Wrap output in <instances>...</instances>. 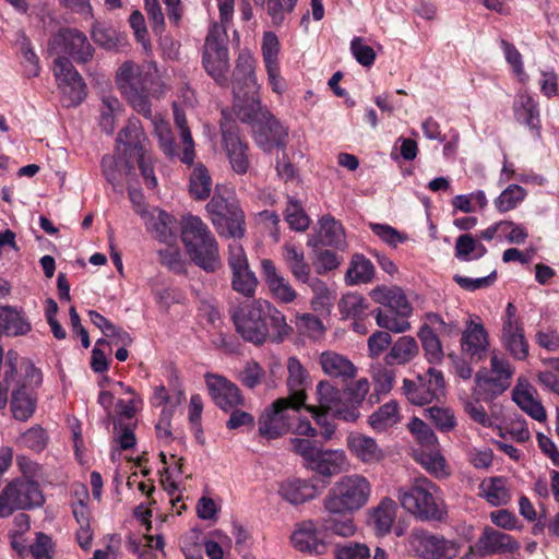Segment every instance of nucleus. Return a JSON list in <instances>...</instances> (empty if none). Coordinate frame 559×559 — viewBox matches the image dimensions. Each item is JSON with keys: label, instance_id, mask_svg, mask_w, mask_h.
Wrapping results in <instances>:
<instances>
[{"label": "nucleus", "instance_id": "f257e3e1", "mask_svg": "<svg viewBox=\"0 0 559 559\" xmlns=\"http://www.w3.org/2000/svg\"><path fill=\"white\" fill-rule=\"evenodd\" d=\"M254 68L255 60L251 52L241 51L236 60L231 79L233 111L241 122L251 126L255 142L269 152L280 146V139L275 129L276 121L266 109L261 107Z\"/></svg>", "mask_w": 559, "mask_h": 559}, {"label": "nucleus", "instance_id": "f03ea898", "mask_svg": "<svg viewBox=\"0 0 559 559\" xmlns=\"http://www.w3.org/2000/svg\"><path fill=\"white\" fill-rule=\"evenodd\" d=\"M371 496L372 484L365 475L354 473L340 477L322 500L325 513L322 528L341 537H353L357 526L352 514L367 506Z\"/></svg>", "mask_w": 559, "mask_h": 559}, {"label": "nucleus", "instance_id": "7ed1b4c3", "mask_svg": "<svg viewBox=\"0 0 559 559\" xmlns=\"http://www.w3.org/2000/svg\"><path fill=\"white\" fill-rule=\"evenodd\" d=\"M155 74L150 67L132 61L123 62L117 71L116 84L131 107L146 119H152L151 88Z\"/></svg>", "mask_w": 559, "mask_h": 559}, {"label": "nucleus", "instance_id": "20e7f679", "mask_svg": "<svg viewBox=\"0 0 559 559\" xmlns=\"http://www.w3.org/2000/svg\"><path fill=\"white\" fill-rule=\"evenodd\" d=\"M181 240L195 265L206 272L219 266L218 245L200 217L190 215L182 221Z\"/></svg>", "mask_w": 559, "mask_h": 559}, {"label": "nucleus", "instance_id": "39448f33", "mask_svg": "<svg viewBox=\"0 0 559 559\" xmlns=\"http://www.w3.org/2000/svg\"><path fill=\"white\" fill-rule=\"evenodd\" d=\"M370 297L376 304L385 306L388 311H376L377 324L393 333H404L411 330L408 319L413 314V306L405 292L399 286H378L370 292Z\"/></svg>", "mask_w": 559, "mask_h": 559}, {"label": "nucleus", "instance_id": "423d86ee", "mask_svg": "<svg viewBox=\"0 0 559 559\" xmlns=\"http://www.w3.org/2000/svg\"><path fill=\"white\" fill-rule=\"evenodd\" d=\"M438 486L426 477L417 478L408 488H400L397 499L411 514L424 521H439L445 514Z\"/></svg>", "mask_w": 559, "mask_h": 559}, {"label": "nucleus", "instance_id": "0eeeda50", "mask_svg": "<svg viewBox=\"0 0 559 559\" xmlns=\"http://www.w3.org/2000/svg\"><path fill=\"white\" fill-rule=\"evenodd\" d=\"M293 451L298 454L306 468L324 477H332L349 468L343 450L323 449L310 439L293 438Z\"/></svg>", "mask_w": 559, "mask_h": 559}, {"label": "nucleus", "instance_id": "6e6552de", "mask_svg": "<svg viewBox=\"0 0 559 559\" xmlns=\"http://www.w3.org/2000/svg\"><path fill=\"white\" fill-rule=\"evenodd\" d=\"M271 304L264 299H257L250 306L235 309L231 319L236 331L243 340L255 345L264 343L270 334V325L276 329Z\"/></svg>", "mask_w": 559, "mask_h": 559}, {"label": "nucleus", "instance_id": "1a4fd4ad", "mask_svg": "<svg viewBox=\"0 0 559 559\" xmlns=\"http://www.w3.org/2000/svg\"><path fill=\"white\" fill-rule=\"evenodd\" d=\"M407 552L420 559H453L460 551V544L424 528H413L405 543Z\"/></svg>", "mask_w": 559, "mask_h": 559}, {"label": "nucleus", "instance_id": "9d476101", "mask_svg": "<svg viewBox=\"0 0 559 559\" xmlns=\"http://www.w3.org/2000/svg\"><path fill=\"white\" fill-rule=\"evenodd\" d=\"M44 496L37 481L20 477L10 481L0 492V518L15 510H28L43 506Z\"/></svg>", "mask_w": 559, "mask_h": 559}, {"label": "nucleus", "instance_id": "9b49d317", "mask_svg": "<svg viewBox=\"0 0 559 559\" xmlns=\"http://www.w3.org/2000/svg\"><path fill=\"white\" fill-rule=\"evenodd\" d=\"M203 66L209 75L218 84L227 82L226 73L229 69L228 49L226 46V31L223 26L214 24L205 38L203 51Z\"/></svg>", "mask_w": 559, "mask_h": 559}, {"label": "nucleus", "instance_id": "f8f14e48", "mask_svg": "<svg viewBox=\"0 0 559 559\" xmlns=\"http://www.w3.org/2000/svg\"><path fill=\"white\" fill-rule=\"evenodd\" d=\"M206 209L219 235L233 238L243 236L245 214L236 203L228 202L225 198L215 193Z\"/></svg>", "mask_w": 559, "mask_h": 559}, {"label": "nucleus", "instance_id": "ddd939ff", "mask_svg": "<svg viewBox=\"0 0 559 559\" xmlns=\"http://www.w3.org/2000/svg\"><path fill=\"white\" fill-rule=\"evenodd\" d=\"M310 418H313L318 425H323L325 420L316 406H308L306 402L295 403L282 396V433L290 431L296 435L314 437L317 430L311 426Z\"/></svg>", "mask_w": 559, "mask_h": 559}, {"label": "nucleus", "instance_id": "4468645a", "mask_svg": "<svg viewBox=\"0 0 559 559\" xmlns=\"http://www.w3.org/2000/svg\"><path fill=\"white\" fill-rule=\"evenodd\" d=\"M227 262L231 271V288L246 298L254 297L259 281L250 269L242 246L237 240L229 245Z\"/></svg>", "mask_w": 559, "mask_h": 559}, {"label": "nucleus", "instance_id": "2eb2a0df", "mask_svg": "<svg viewBox=\"0 0 559 559\" xmlns=\"http://www.w3.org/2000/svg\"><path fill=\"white\" fill-rule=\"evenodd\" d=\"M53 74L59 82L64 106L74 107L85 99L86 85L67 57L59 56L55 60Z\"/></svg>", "mask_w": 559, "mask_h": 559}, {"label": "nucleus", "instance_id": "dca6fc26", "mask_svg": "<svg viewBox=\"0 0 559 559\" xmlns=\"http://www.w3.org/2000/svg\"><path fill=\"white\" fill-rule=\"evenodd\" d=\"M221 131L233 170L239 175L246 174L249 168L248 145L240 138L238 127L226 110H222Z\"/></svg>", "mask_w": 559, "mask_h": 559}, {"label": "nucleus", "instance_id": "f3484780", "mask_svg": "<svg viewBox=\"0 0 559 559\" xmlns=\"http://www.w3.org/2000/svg\"><path fill=\"white\" fill-rule=\"evenodd\" d=\"M403 390L411 403L424 405L439 400L443 395L444 379L440 370L429 368L425 376L418 377V383L405 379Z\"/></svg>", "mask_w": 559, "mask_h": 559}, {"label": "nucleus", "instance_id": "a211bd4d", "mask_svg": "<svg viewBox=\"0 0 559 559\" xmlns=\"http://www.w3.org/2000/svg\"><path fill=\"white\" fill-rule=\"evenodd\" d=\"M501 342L506 349L519 360L528 356V342L524 335L523 324L518 317V309L509 302L502 317Z\"/></svg>", "mask_w": 559, "mask_h": 559}, {"label": "nucleus", "instance_id": "6ab92c4d", "mask_svg": "<svg viewBox=\"0 0 559 559\" xmlns=\"http://www.w3.org/2000/svg\"><path fill=\"white\" fill-rule=\"evenodd\" d=\"M316 401L319 414L331 415L334 418L354 423V411L347 408L345 397L340 389L330 380H320L316 385Z\"/></svg>", "mask_w": 559, "mask_h": 559}, {"label": "nucleus", "instance_id": "aec40b11", "mask_svg": "<svg viewBox=\"0 0 559 559\" xmlns=\"http://www.w3.org/2000/svg\"><path fill=\"white\" fill-rule=\"evenodd\" d=\"M50 45L57 52L69 55L78 63H86L93 58L94 48L87 37L76 28H62Z\"/></svg>", "mask_w": 559, "mask_h": 559}, {"label": "nucleus", "instance_id": "412c9836", "mask_svg": "<svg viewBox=\"0 0 559 559\" xmlns=\"http://www.w3.org/2000/svg\"><path fill=\"white\" fill-rule=\"evenodd\" d=\"M147 138L140 121L135 118L129 119L127 126L119 132L117 138L118 150L124 155L126 168L130 171L132 159L144 154Z\"/></svg>", "mask_w": 559, "mask_h": 559}, {"label": "nucleus", "instance_id": "4be33fe9", "mask_svg": "<svg viewBox=\"0 0 559 559\" xmlns=\"http://www.w3.org/2000/svg\"><path fill=\"white\" fill-rule=\"evenodd\" d=\"M206 386L214 403L228 412L243 405V396L239 388L222 376L206 374Z\"/></svg>", "mask_w": 559, "mask_h": 559}, {"label": "nucleus", "instance_id": "5701e85b", "mask_svg": "<svg viewBox=\"0 0 559 559\" xmlns=\"http://www.w3.org/2000/svg\"><path fill=\"white\" fill-rule=\"evenodd\" d=\"M475 547L480 556H491L514 554L520 544L510 534L485 526Z\"/></svg>", "mask_w": 559, "mask_h": 559}, {"label": "nucleus", "instance_id": "b1692460", "mask_svg": "<svg viewBox=\"0 0 559 559\" xmlns=\"http://www.w3.org/2000/svg\"><path fill=\"white\" fill-rule=\"evenodd\" d=\"M397 516V504L389 498L383 497L377 506L367 511V525L377 537L389 535Z\"/></svg>", "mask_w": 559, "mask_h": 559}, {"label": "nucleus", "instance_id": "393cba45", "mask_svg": "<svg viewBox=\"0 0 559 559\" xmlns=\"http://www.w3.org/2000/svg\"><path fill=\"white\" fill-rule=\"evenodd\" d=\"M322 372L332 379H340L343 382L352 380L357 374V367L345 355L335 350H324L318 357Z\"/></svg>", "mask_w": 559, "mask_h": 559}, {"label": "nucleus", "instance_id": "a878e982", "mask_svg": "<svg viewBox=\"0 0 559 559\" xmlns=\"http://www.w3.org/2000/svg\"><path fill=\"white\" fill-rule=\"evenodd\" d=\"M515 120L527 127L535 136L540 135V115L538 103L527 92H520L513 104Z\"/></svg>", "mask_w": 559, "mask_h": 559}, {"label": "nucleus", "instance_id": "bb28decb", "mask_svg": "<svg viewBox=\"0 0 559 559\" xmlns=\"http://www.w3.org/2000/svg\"><path fill=\"white\" fill-rule=\"evenodd\" d=\"M293 546L304 552L320 555L326 545L320 537L316 523L311 520L297 524L290 537Z\"/></svg>", "mask_w": 559, "mask_h": 559}, {"label": "nucleus", "instance_id": "cd10ccee", "mask_svg": "<svg viewBox=\"0 0 559 559\" xmlns=\"http://www.w3.org/2000/svg\"><path fill=\"white\" fill-rule=\"evenodd\" d=\"M536 391L526 379L519 378L512 392V399L516 405L537 421L547 418L546 411L542 403L535 397Z\"/></svg>", "mask_w": 559, "mask_h": 559}, {"label": "nucleus", "instance_id": "c85d7f7f", "mask_svg": "<svg viewBox=\"0 0 559 559\" xmlns=\"http://www.w3.org/2000/svg\"><path fill=\"white\" fill-rule=\"evenodd\" d=\"M287 390L288 396L285 400L295 403L306 402V389L309 384V372L296 357H289L287 361Z\"/></svg>", "mask_w": 559, "mask_h": 559}, {"label": "nucleus", "instance_id": "c756f323", "mask_svg": "<svg viewBox=\"0 0 559 559\" xmlns=\"http://www.w3.org/2000/svg\"><path fill=\"white\" fill-rule=\"evenodd\" d=\"M346 443L352 454L365 464H373L384 457V452L371 437L350 433Z\"/></svg>", "mask_w": 559, "mask_h": 559}, {"label": "nucleus", "instance_id": "7c9ffc66", "mask_svg": "<svg viewBox=\"0 0 559 559\" xmlns=\"http://www.w3.org/2000/svg\"><path fill=\"white\" fill-rule=\"evenodd\" d=\"M144 219L146 229L159 241L169 242L175 239L177 222L167 212L154 209Z\"/></svg>", "mask_w": 559, "mask_h": 559}, {"label": "nucleus", "instance_id": "2f4dec72", "mask_svg": "<svg viewBox=\"0 0 559 559\" xmlns=\"http://www.w3.org/2000/svg\"><path fill=\"white\" fill-rule=\"evenodd\" d=\"M320 240L310 238L308 246L316 247L319 242L323 246L334 247L341 250L346 248L345 231L340 222L331 215H324L319 221Z\"/></svg>", "mask_w": 559, "mask_h": 559}, {"label": "nucleus", "instance_id": "473e14b6", "mask_svg": "<svg viewBox=\"0 0 559 559\" xmlns=\"http://www.w3.org/2000/svg\"><path fill=\"white\" fill-rule=\"evenodd\" d=\"M488 334L480 322L469 321L462 335V350L472 357L481 358L488 350Z\"/></svg>", "mask_w": 559, "mask_h": 559}, {"label": "nucleus", "instance_id": "72a5a7b5", "mask_svg": "<svg viewBox=\"0 0 559 559\" xmlns=\"http://www.w3.org/2000/svg\"><path fill=\"white\" fill-rule=\"evenodd\" d=\"M262 56L265 69L267 71L269 81L274 92L280 90L278 81V52H280V40L274 32H265L261 44Z\"/></svg>", "mask_w": 559, "mask_h": 559}, {"label": "nucleus", "instance_id": "f704fd0d", "mask_svg": "<svg viewBox=\"0 0 559 559\" xmlns=\"http://www.w3.org/2000/svg\"><path fill=\"white\" fill-rule=\"evenodd\" d=\"M415 460L433 477L442 479L450 475V469L439 444L430 449H415Z\"/></svg>", "mask_w": 559, "mask_h": 559}, {"label": "nucleus", "instance_id": "c9c22d12", "mask_svg": "<svg viewBox=\"0 0 559 559\" xmlns=\"http://www.w3.org/2000/svg\"><path fill=\"white\" fill-rule=\"evenodd\" d=\"M419 353L417 341L413 336L399 337L390 347L384 357L388 366L405 365L412 361Z\"/></svg>", "mask_w": 559, "mask_h": 559}, {"label": "nucleus", "instance_id": "e433bc0d", "mask_svg": "<svg viewBox=\"0 0 559 559\" xmlns=\"http://www.w3.org/2000/svg\"><path fill=\"white\" fill-rule=\"evenodd\" d=\"M479 489L486 501L493 507L506 506L511 500L508 480L502 476L484 479Z\"/></svg>", "mask_w": 559, "mask_h": 559}, {"label": "nucleus", "instance_id": "4c0bfd02", "mask_svg": "<svg viewBox=\"0 0 559 559\" xmlns=\"http://www.w3.org/2000/svg\"><path fill=\"white\" fill-rule=\"evenodd\" d=\"M401 420V407L391 400L378 407L368 418V424L376 432H384Z\"/></svg>", "mask_w": 559, "mask_h": 559}, {"label": "nucleus", "instance_id": "58836bf2", "mask_svg": "<svg viewBox=\"0 0 559 559\" xmlns=\"http://www.w3.org/2000/svg\"><path fill=\"white\" fill-rule=\"evenodd\" d=\"M37 401L25 388L17 386L11 394V412L13 417L20 421L28 420L36 411Z\"/></svg>", "mask_w": 559, "mask_h": 559}, {"label": "nucleus", "instance_id": "ea45409f", "mask_svg": "<svg viewBox=\"0 0 559 559\" xmlns=\"http://www.w3.org/2000/svg\"><path fill=\"white\" fill-rule=\"evenodd\" d=\"M320 489L313 480L292 479L285 487L284 497L292 504H300L319 496Z\"/></svg>", "mask_w": 559, "mask_h": 559}, {"label": "nucleus", "instance_id": "a19ab883", "mask_svg": "<svg viewBox=\"0 0 559 559\" xmlns=\"http://www.w3.org/2000/svg\"><path fill=\"white\" fill-rule=\"evenodd\" d=\"M373 274L374 267L371 261L365 255L356 253L349 262L345 274V282L347 285L368 283L372 280Z\"/></svg>", "mask_w": 559, "mask_h": 559}, {"label": "nucleus", "instance_id": "79ce46f5", "mask_svg": "<svg viewBox=\"0 0 559 559\" xmlns=\"http://www.w3.org/2000/svg\"><path fill=\"white\" fill-rule=\"evenodd\" d=\"M454 252L456 259L468 262L483 258L487 254L488 250L473 235L463 234L456 239Z\"/></svg>", "mask_w": 559, "mask_h": 559}, {"label": "nucleus", "instance_id": "37998d69", "mask_svg": "<svg viewBox=\"0 0 559 559\" xmlns=\"http://www.w3.org/2000/svg\"><path fill=\"white\" fill-rule=\"evenodd\" d=\"M307 283L313 293L312 309L320 313H329L336 299V292L319 278H310Z\"/></svg>", "mask_w": 559, "mask_h": 559}, {"label": "nucleus", "instance_id": "c03bdc74", "mask_svg": "<svg viewBox=\"0 0 559 559\" xmlns=\"http://www.w3.org/2000/svg\"><path fill=\"white\" fill-rule=\"evenodd\" d=\"M510 385L511 382L501 381L490 373H478L475 379V394L478 399L489 401L502 394Z\"/></svg>", "mask_w": 559, "mask_h": 559}, {"label": "nucleus", "instance_id": "a18cd8bd", "mask_svg": "<svg viewBox=\"0 0 559 559\" xmlns=\"http://www.w3.org/2000/svg\"><path fill=\"white\" fill-rule=\"evenodd\" d=\"M259 433L266 440L280 437V399L274 400L260 416Z\"/></svg>", "mask_w": 559, "mask_h": 559}, {"label": "nucleus", "instance_id": "49530a36", "mask_svg": "<svg viewBox=\"0 0 559 559\" xmlns=\"http://www.w3.org/2000/svg\"><path fill=\"white\" fill-rule=\"evenodd\" d=\"M425 357L430 364H438L443 359V349L437 333L428 325H421L418 333Z\"/></svg>", "mask_w": 559, "mask_h": 559}, {"label": "nucleus", "instance_id": "de8ad7c7", "mask_svg": "<svg viewBox=\"0 0 559 559\" xmlns=\"http://www.w3.org/2000/svg\"><path fill=\"white\" fill-rule=\"evenodd\" d=\"M369 390L370 384L368 379L360 378L347 385L344 391L347 408H352L354 411V423L360 417V407L369 393Z\"/></svg>", "mask_w": 559, "mask_h": 559}, {"label": "nucleus", "instance_id": "09e8293b", "mask_svg": "<svg viewBox=\"0 0 559 559\" xmlns=\"http://www.w3.org/2000/svg\"><path fill=\"white\" fill-rule=\"evenodd\" d=\"M175 123L180 130V140L183 145L180 160L183 164L191 165L194 160V141L192 139L190 129L187 126L186 115L178 107L174 109Z\"/></svg>", "mask_w": 559, "mask_h": 559}, {"label": "nucleus", "instance_id": "8fccbe9b", "mask_svg": "<svg viewBox=\"0 0 559 559\" xmlns=\"http://www.w3.org/2000/svg\"><path fill=\"white\" fill-rule=\"evenodd\" d=\"M527 197V191L516 185H509L493 201L498 212L507 213L516 209Z\"/></svg>", "mask_w": 559, "mask_h": 559}, {"label": "nucleus", "instance_id": "3c124183", "mask_svg": "<svg viewBox=\"0 0 559 559\" xmlns=\"http://www.w3.org/2000/svg\"><path fill=\"white\" fill-rule=\"evenodd\" d=\"M189 190L191 195L197 200H205L212 190V179L202 164H198L190 175Z\"/></svg>", "mask_w": 559, "mask_h": 559}, {"label": "nucleus", "instance_id": "603ef678", "mask_svg": "<svg viewBox=\"0 0 559 559\" xmlns=\"http://www.w3.org/2000/svg\"><path fill=\"white\" fill-rule=\"evenodd\" d=\"M286 261L296 280L307 283L310 280V266L305 262L301 248L294 245H286Z\"/></svg>", "mask_w": 559, "mask_h": 559}, {"label": "nucleus", "instance_id": "864d4df0", "mask_svg": "<svg viewBox=\"0 0 559 559\" xmlns=\"http://www.w3.org/2000/svg\"><path fill=\"white\" fill-rule=\"evenodd\" d=\"M451 204L455 212L474 213L477 210H484L488 204V200L483 190H476L467 194L455 195Z\"/></svg>", "mask_w": 559, "mask_h": 559}, {"label": "nucleus", "instance_id": "5fc2aeb1", "mask_svg": "<svg viewBox=\"0 0 559 559\" xmlns=\"http://www.w3.org/2000/svg\"><path fill=\"white\" fill-rule=\"evenodd\" d=\"M500 47L503 51L504 59L510 66L512 74L521 82L526 84L528 82V75L525 72L523 58L516 47L507 41L506 39L500 40Z\"/></svg>", "mask_w": 559, "mask_h": 559}, {"label": "nucleus", "instance_id": "6e6d98bb", "mask_svg": "<svg viewBox=\"0 0 559 559\" xmlns=\"http://www.w3.org/2000/svg\"><path fill=\"white\" fill-rule=\"evenodd\" d=\"M289 228L295 231H305L310 225V218L302 204L294 198H288L284 216Z\"/></svg>", "mask_w": 559, "mask_h": 559}, {"label": "nucleus", "instance_id": "4d7b16f0", "mask_svg": "<svg viewBox=\"0 0 559 559\" xmlns=\"http://www.w3.org/2000/svg\"><path fill=\"white\" fill-rule=\"evenodd\" d=\"M335 559H369L370 548L366 543L345 540L333 547Z\"/></svg>", "mask_w": 559, "mask_h": 559}, {"label": "nucleus", "instance_id": "13d9d810", "mask_svg": "<svg viewBox=\"0 0 559 559\" xmlns=\"http://www.w3.org/2000/svg\"><path fill=\"white\" fill-rule=\"evenodd\" d=\"M150 120L154 124L160 150L169 157L177 156L176 143L169 126L159 116L153 114Z\"/></svg>", "mask_w": 559, "mask_h": 559}, {"label": "nucleus", "instance_id": "bf43d9fd", "mask_svg": "<svg viewBox=\"0 0 559 559\" xmlns=\"http://www.w3.org/2000/svg\"><path fill=\"white\" fill-rule=\"evenodd\" d=\"M121 110V104L118 98L112 96H105L103 98L99 126L102 130L111 134L115 130V120Z\"/></svg>", "mask_w": 559, "mask_h": 559}, {"label": "nucleus", "instance_id": "052dcab7", "mask_svg": "<svg viewBox=\"0 0 559 559\" xmlns=\"http://www.w3.org/2000/svg\"><path fill=\"white\" fill-rule=\"evenodd\" d=\"M408 429L415 440L418 442V449H430L438 445V438L431 428L421 419L413 418L408 424Z\"/></svg>", "mask_w": 559, "mask_h": 559}, {"label": "nucleus", "instance_id": "680f3d73", "mask_svg": "<svg viewBox=\"0 0 559 559\" xmlns=\"http://www.w3.org/2000/svg\"><path fill=\"white\" fill-rule=\"evenodd\" d=\"M338 309L344 318H357L366 312L367 304L361 295L348 293L341 298Z\"/></svg>", "mask_w": 559, "mask_h": 559}, {"label": "nucleus", "instance_id": "e2e57ef3", "mask_svg": "<svg viewBox=\"0 0 559 559\" xmlns=\"http://www.w3.org/2000/svg\"><path fill=\"white\" fill-rule=\"evenodd\" d=\"M19 443L34 452H41L48 443V436L39 425L31 427L19 438Z\"/></svg>", "mask_w": 559, "mask_h": 559}, {"label": "nucleus", "instance_id": "0e129e2a", "mask_svg": "<svg viewBox=\"0 0 559 559\" xmlns=\"http://www.w3.org/2000/svg\"><path fill=\"white\" fill-rule=\"evenodd\" d=\"M370 229L388 246L396 248L407 240V236L388 224L369 223Z\"/></svg>", "mask_w": 559, "mask_h": 559}, {"label": "nucleus", "instance_id": "69168bd1", "mask_svg": "<svg viewBox=\"0 0 559 559\" xmlns=\"http://www.w3.org/2000/svg\"><path fill=\"white\" fill-rule=\"evenodd\" d=\"M435 426L443 432L453 430L456 426V418L450 408L430 407L426 411Z\"/></svg>", "mask_w": 559, "mask_h": 559}, {"label": "nucleus", "instance_id": "338daca9", "mask_svg": "<svg viewBox=\"0 0 559 559\" xmlns=\"http://www.w3.org/2000/svg\"><path fill=\"white\" fill-rule=\"evenodd\" d=\"M528 238L527 229L520 223L503 219L500 241H507L512 245H523Z\"/></svg>", "mask_w": 559, "mask_h": 559}, {"label": "nucleus", "instance_id": "774afa93", "mask_svg": "<svg viewBox=\"0 0 559 559\" xmlns=\"http://www.w3.org/2000/svg\"><path fill=\"white\" fill-rule=\"evenodd\" d=\"M159 260L163 265L176 274L186 273L187 262L182 253L174 247H168L158 251Z\"/></svg>", "mask_w": 559, "mask_h": 559}]
</instances>
